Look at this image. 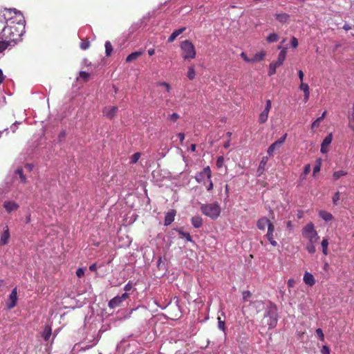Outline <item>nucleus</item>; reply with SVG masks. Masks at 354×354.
I'll return each mask as SVG.
<instances>
[{
	"instance_id": "a211bd4d",
	"label": "nucleus",
	"mask_w": 354,
	"mask_h": 354,
	"mask_svg": "<svg viewBox=\"0 0 354 354\" xmlns=\"http://www.w3.org/2000/svg\"><path fill=\"white\" fill-rule=\"evenodd\" d=\"M10 239V232L8 226H6V229L3 230L0 239V245H5L8 243Z\"/></svg>"
},
{
	"instance_id": "412c9836",
	"label": "nucleus",
	"mask_w": 354,
	"mask_h": 354,
	"mask_svg": "<svg viewBox=\"0 0 354 354\" xmlns=\"http://www.w3.org/2000/svg\"><path fill=\"white\" fill-rule=\"evenodd\" d=\"M276 19L281 23H286L290 18V15L287 13H280L275 15Z\"/></svg>"
},
{
	"instance_id": "aec40b11",
	"label": "nucleus",
	"mask_w": 354,
	"mask_h": 354,
	"mask_svg": "<svg viewBox=\"0 0 354 354\" xmlns=\"http://www.w3.org/2000/svg\"><path fill=\"white\" fill-rule=\"evenodd\" d=\"M185 30V28H180L179 29L175 30L170 37L168 39L169 42H173L175 39L180 35Z\"/></svg>"
},
{
	"instance_id": "9b49d317",
	"label": "nucleus",
	"mask_w": 354,
	"mask_h": 354,
	"mask_svg": "<svg viewBox=\"0 0 354 354\" xmlns=\"http://www.w3.org/2000/svg\"><path fill=\"white\" fill-rule=\"evenodd\" d=\"M333 140L332 133L328 134L323 140L321 145V152L325 153L328 150V146L331 143Z\"/></svg>"
},
{
	"instance_id": "ea45409f",
	"label": "nucleus",
	"mask_w": 354,
	"mask_h": 354,
	"mask_svg": "<svg viewBox=\"0 0 354 354\" xmlns=\"http://www.w3.org/2000/svg\"><path fill=\"white\" fill-rule=\"evenodd\" d=\"M66 137V132L65 130H62L59 132L57 136V140L59 142H63Z\"/></svg>"
},
{
	"instance_id": "6ab92c4d",
	"label": "nucleus",
	"mask_w": 354,
	"mask_h": 354,
	"mask_svg": "<svg viewBox=\"0 0 354 354\" xmlns=\"http://www.w3.org/2000/svg\"><path fill=\"white\" fill-rule=\"evenodd\" d=\"M192 224L196 228H199L203 225V219L201 216H195L192 218Z\"/></svg>"
},
{
	"instance_id": "680f3d73",
	"label": "nucleus",
	"mask_w": 354,
	"mask_h": 354,
	"mask_svg": "<svg viewBox=\"0 0 354 354\" xmlns=\"http://www.w3.org/2000/svg\"><path fill=\"white\" fill-rule=\"evenodd\" d=\"M208 180H209V184H208V185H207V190L210 191L213 189L214 185H213V183L211 179Z\"/></svg>"
},
{
	"instance_id": "5701e85b",
	"label": "nucleus",
	"mask_w": 354,
	"mask_h": 354,
	"mask_svg": "<svg viewBox=\"0 0 354 354\" xmlns=\"http://www.w3.org/2000/svg\"><path fill=\"white\" fill-rule=\"evenodd\" d=\"M142 55L141 51H136L132 53H131L129 55L127 56L126 59L127 62H131L133 60L137 59L140 55Z\"/></svg>"
},
{
	"instance_id": "09e8293b",
	"label": "nucleus",
	"mask_w": 354,
	"mask_h": 354,
	"mask_svg": "<svg viewBox=\"0 0 354 354\" xmlns=\"http://www.w3.org/2000/svg\"><path fill=\"white\" fill-rule=\"evenodd\" d=\"M8 46V42L0 41V53L4 50Z\"/></svg>"
},
{
	"instance_id": "423d86ee",
	"label": "nucleus",
	"mask_w": 354,
	"mask_h": 354,
	"mask_svg": "<svg viewBox=\"0 0 354 354\" xmlns=\"http://www.w3.org/2000/svg\"><path fill=\"white\" fill-rule=\"evenodd\" d=\"M129 295L128 293L124 292L121 296H116L111 299L109 302V307L111 308H115L120 306V304L126 299L129 298Z\"/></svg>"
},
{
	"instance_id": "f257e3e1",
	"label": "nucleus",
	"mask_w": 354,
	"mask_h": 354,
	"mask_svg": "<svg viewBox=\"0 0 354 354\" xmlns=\"http://www.w3.org/2000/svg\"><path fill=\"white\" fill-rule=\"evenodd\" d=\"M277 307L273 303H270L266 308L263 317L261 321V328L272 329L277 326L278 322Z\"/></svg>"
},
{
	"instance_id": "2f4dec72",
	"label": "nucleus",
	"mask_w": 354,
	"mask_h": 354,
	"mask_svg": "<svg viewBox=\"0 0 354 354\" xmlns=\"http://www.w3.org/2000/svg\"><path fill=\"white\" fill-rule=\"evenodd\" d=\"M325 113L326 112H323V114L321 117H319L318 118H317L312 124V126H311V128L312 129H315V128H317L319 126V123L320 122L324 119V118L325 117Z\"/></svg>"
},
{
	"instance_id": "a18cd8bd",
	"label": "nucleus",
	"mask_w": 354,
	"mask_h": 354,
	"mask_svg": "<svg viewBox=\"0 0 354 354\" xmlns=\"http://www.w3.org/2000/svg\"><path fill=\"white\" fill-rule=\"evenodd\" d=\"M316 334L317 335L319 338L321 339V341H322V342L324 341V335L321 328H317L316 330Z\"/></svg>"
},
{
	"instance_id": "c03bdc74",
	"label": "nucleus",
	"mask_w": 354,
	"mask_h": 354,
	"mask_svg": "<svg viewBox=\"0 0 354 354\" xmlns=\"http://www.w3.org/2000/svg\"><path fill=\"white\" fill-rule=\"evenodd\" d=\"M80 77L82 78L84 81H87L89 77V73L85 72V71H80Z\"/></svg>"
},
{
	"instance_id": "1a4fd4ad",
	"label": "nucleus",
	"mask_w": 354,
	"mask_h": 354,
	"mask_svg": "<svg viewBox=\"0 0 354 354\" xmlns=\"http://www.w3.org/2000/svg\"><path fill=\"white\" fill-rule=\"evenodd\" d=\"M211 177V169L209 166H207L203 169L202 171H201L196 176V180L197 182L201 183L205 179V178H207V180H210Z\"/></svg>"
},
{
	"instance_id": "6e6d98bb",
	"label": "nucleus",
	"mask_w": 354,
	"mask_h": 354,
	"mask_svg": "<svg viewBox=\"0 0 354 354\" xmlns=\"http://www.w3.org/2000/svg\"><path fill=\"white\" fill-rule=\"evenodd\" d=\"M291 46L295 48L297 47L298 46V40L296 37H292V39H291Z\"/></svg>"
},
{
	"instance_id": "bf43d9fd",
	"label": "nucleus",
	"mask_w": 354,
	"mask_h": 354,
	"mask_svg": "<svg viewBox=\"0 0 354 354\" xmlns=\"http://www.w3.org/2000/svg\"><path fill=\"white\" fill-rule=\"evenodd\" d=\"M295 285V281L293 279H290L288 281V288H292Z\"/></svg>"
},
{
	"instance_id": "49530a36",
	"label": "nucleus",
	"mask_w": 354,
	"mask_h": 354,
	"mask_svg": "<svg viewBox=\"0 0 354 354\" xmlns=\"http://www.w3.org/2000/svg\"><path fill=\"white\" fill-rule=\"evenodd\" d=\"M339 201V192H336L333 197V204L337 205L338 204V201Z\"/></svg>"
},
{
	"instance_id": "e433bc0d",
	"label": "nucleus",
	"mask_w": 354,
	"mask_h": 354,
	"mask_svg": "<svg viewBox=\"0 0 354 354\" xmlns=\"http://www.w3.org/2000/svg\"><path fill=\"white\" fill-rule=\"evenodd\" d=\"M196 72L193 66L189 67L187 72V77L189 80H193L195 77Z\"/></svg>"
},
{
	"instance_id": "4468645a",
	"label": "nucleus",
	"mask_w": 354,
	"mask_h": 354,
	"mask_svg": "<svg viewBox=\"0 0 354 354\" xmlns=\"http://www.w3.org/2000/svg\"><path fill=\"white\" fill-rule=\"evenodd\" d=\"M3 207L8 213H10L17 210L19 208V205L15 201H5Z\"/></svg>"
},
{
	"instance_id": "338daca9",
	"label": "nucleus",
	"mask_w": 354,
	"mask_h": 354,
	"mask_svg": "<svg viewBox=\"0 0 354 354\" xmlns=\"http://www.w3.org/2000/svg\"><path fill=\"white\" fill-rule=\"evenodd\" d=\"M271 108V102L270 100H268L266 102V106L265 111H269Z\"/></svg>"
},
{
	"instance_id": "7c9ffc66",
	"label": "nucleus",
	"mask_w": 354,
	"mask_h": 354,
	"mask_svg": "<svg viewBox=\"0 0 354 354\" xmlns=\"http://www.w3.org/2000/svg\"><path fill=\"white\" fill-rule=\"evenodd\" d=\"M316 242H308L307 243V245H306V250L310 253V254H313L316 251V249H315V243Z\"/></svg>"
},
{
	"instance_id": "5fc2aeb1",
	"label": "nucleus",
	"mask_w": 354,
	"mask_h": 354,
	"mask_svg": "<svg viewBox=\"0 0 354 354\" xmlns=\"http://www.w3.org/2000/svg\"><path fill=\"white\" fill-rule=\"evenodd\" d=\"M322 354H330V348L328 346H324L321 349Z\"/></svg>"
},
{
	"instance_id": "774afa93",
	"label": "nucleus",
	"mask_w": 354,
	"mask_h": 354,
	"mask_svg": "<svg viewBox=\"0 0 354 354\" xmlns=\"http://www.w3.org/2000/svg\"><path fill=\"white\" fill-rule=\"evenodd\" d=\"M89 270L92 272H94L97 270V265L93 263L89 266Z\"/></svg>"
},
{
	"instance_id": "603ef678",
	"label": "nucleus",
	"mask_w": 354,
	"mask_h": 354,
	"mask_svg": "<svg viewBox=\"0 0 354 354\" xmlns=\"http://www.w3.org/2000/svg\"><path fill=\"white\" fill-rule=\"evenodd\" d=\"M76 275L78 277H82L84 275V269L82 268H80L76 271Z\"/></svg>"
},
{
	"instance_id": "8fccbe9b",
	"label": "nucleus",
	"mask_w": 354,
	"mask_h": 354,
	"mask_svg": "<svg viewBox=\"0 0 354 354\" xmlns=\"http://www.w3.org/2000/svg\"><path fill=\"white\" fill-rule=\"evenodd\" d=\"M223 162H224V158L223 156H219L216 160V166L218 167H221L223 165Z\"/></svg>"
},
{
	"instance_id": "c756f323",
	"label": "nucleus",
	"mask_w": 354,
	"mask_h": 354,
	"mask_svg": "<svg viewBox=\"0 0 354 354\" xmlns=\"http://www.w3.org/2000/svg\"><path fill=\"white\" fill-rule=\"evenodd\" d=\"M347 174V172L343 170L336 171L333 173V178L335 180H337L342 176H344Z\"/></svg>"
},
{
	"instance_id": "c85d7f7f",
	"label": "nucleus",
	"mask_w": 354,
	"mask_h": 354,
	"mask_svg": "<svg viewBox=\"0 0 354 354\" xmlns=\"http://www.w3.org/2000/svg\"><path fill=\"white\" fill-rule=\"evenodd\" d=\"M322 252L324 255H328V239L324 238L323 239L322 243Z\"/></svg>"
},
{
	"instance_id": "f3484780",
	"label": "nucleus",
	"mask_w": 354,
	"mask_h": 354,
	"mask_svg": "<svg viewBox=\"0 0 354 354\" xmlns=\"http://www.w3.org/2000/svg\"><path fill=\"white\" fill-rule=\"evenodd\" d=\"M304 281L308 286H313L315 283L314 276L308 272H305L304 275Z\"/></svg>"
},
{
	"instance_id": "7ed1b4c3",
	"label": "nucleus",
	"mask_w": 354,
	"mask_h": 354,
	"mask_svg": "<svg viewBox=\"0 0 354 354\" xmlns=\"http://www.w3.org/2000/svg\"><path fill=\"white\" fill-rule=\"evenodd\" d=\"M301 234L304 239L308 240V242H317L319 239L317 232L315 229L314 224L311 222L304 227Z\"/></svg>"
},
{
	"instance_id": "2eb2a0df",
	"label": "nucleus",
	"mask_w": 354,
	"mask_h": 354,
	"mask_svg": "<svg viewBox=\"0 0 354 354\" xmlns=\"http://www.w3.org/2000/svg\"><path fill=\"white\" fill-rule=\"evenodd\" d=\"M176 213V210L171 209L166 214L165 217V225L167 226L174 221Z\"/></svg>"
},
{
	"instance_id": "ddd939ff",
	"label": "nucleus",
	"mask_w": 354,
	"mask_h": 354,
	"mask_svg": "<svg viewBox=\"0 0 354 354\" xmlns=\"http://www.w3.org/2000/svg\"><path fill=\"white\" fill-rule=\"evenodd\" d=\"M268 161L267 156H263L259 163V167L257 168V173L258 176H261L266 170V167Z\"/></svg>"
},
{
	"instance_id": "69168bd1",
	"label": "nucleus",
	"mask_w": 354,
	"mask_h": 354,
	"mask_svg": "<svg viewBox=\"0 0 354 354\" xmlns=\"http://www.w3.org/2000/svg\"><path fill=\"white\" fill-rule=\"evenodd\" d=\"M320 165H316L313 169V174H315L316 173L319 172L320 171Z\"/></svg>"
},
{
	"instance_id": "e2e57ef3",
	"label": "nucleus",
	"mask_w": 354,
	"mask_h": 354,
	"mask_svg": "<svg viewBox=\"0 0 354 354\" xmlns=\"http://www.w3.org/2000/svg\"><path fill=\"white\" fill-rule=\"evenodd\" d=\"M178 138L180 139V141L181 144L183 143V140H185V134L183 133H179L177 135Z\"/></svg>"
},
{
	"instance_id": "c9c22d12",
	"label": "nucleus",
	"mask_w": 354,
	"mask_h": 354,
	"mask_svg": "<svg viewBox=\"0 0 354 354\" xmlns=\"http://www.w3.org/2000/svg\"><path fill=\"white\" fill-rule=\"evenodd\" d=\"M178 234H179L180 235H181V236H184V237L186 239L187 241H189V242H191V241H192V236H191V235L189 234V233H188V232H183V230H178Z\"/></svg>"
},
{
	"instance_id": "f03ea898",
	"label": "nucleus",
	"mask_w": 354,
	"mask_h": 354,
	"mask_svg": "<svg viewBox=\"0 0 354 354\" xmlns=\"http://www.w3.org/2000/svg\"><path fill=\"white\" fill-rule=\"evenodd\" d=\"M201 210L204 215L214 220L216 219L221 214V207L218 203L202 204Z\"/></svg>"
},
{
	"instance_id": "b1692460",
	"label": "nucleus",
	"mask_w": 354,
	"mask_h": 354,
	"mask_svg": "<svg viewBox=\"0 0 354 354\" xmlns=\"http://www.w3.org/2000/svg\"><path fill=\"white\" fill-rule=\"evenodd\" d=\"M8 21L5 16V14L1 15H0V32H4L6 29L8 28L6 26Z\"/></svg>"
},
{
	"instance_id": "cd10ccee",
	"label": "nucleus",
	"mask_w": 354,
	"mask_h": 354,
	"mask_svg": "<svg viewBox=\"0 0 354 354\" xmlns=\"http://www.w3.org/2000/svg\"><path fill=\"white\" fill-rule=\"evenodd\" d=\"M266 55L265 52H260L257 53L252 59H251V62H260L262 59H263L264 57Z\"/></svg>"
},
{
	"instance_id": "72a5a7b5",
	"label": "nucleus",
	"mask_w": 354,
	"mask_h": 354,
	"mask_svg": "<svg viewBox=\"0 0 354 354\" xmlns=\"http://www.w3.org/2000/svg\"><path fill=\"white\" fill-rule=\"evenodd\" d=\"M279 39V37L278 35L274 33V32H272L271 34H270L268 37H267V41L270 43H272V42H275L277 41V40Z\"/></svg>"
},
{
	"instance_id": "79ce46f5",
	"label": "nucleus",
	"mask_w": 354,
	"mask_h": 354,
	"mask_svg": "<svg viewBox=\"0 0 354 354\" xmlns=\"http://www.w3.org/2000/svg\"><path fill=\"white\" fill-rule=\"evenodd\" d=\"M349 123L348 125L351 129L354 131V112L348 115Z\"/></svg>"
},
{
	"instance_id": "f8f14e48",
	"label": "nucleus",
	"mask_w": 354,
	"mask_h": 354,
	"mask_svg": "<svg viewBox=\"0 0 354 354\" xmlns=\"http://www.w3.org/2000/svg\"><path fill=\"white\" fill-rule=\"evenodd\" d=\"M269 224H273L267 217H261L257 221V226L260 230H265L266 226L268 227Z\"/></svg>"
},
{
	"instance_id": "dca6fc26",
	"label": "nucleus",
	"mask_w": 354,
	"mask_h": 354,
	"mask_svg": "<svg viewBox=\"0 0 354 354\" xmlns=\"http://www.w3.org/2000/svg\"><path fill=\"white\" fill-rule=\"evenodd\" d=\"M286 53L287 48H282V50H281L278 55L277 60L273 63L275 64V65H277V66H280L281 65H282L286 59Z\"/></svg>"
},
{
	"instance_id": "9d476101",
	"label": "nucleus",
	"mask_w": 354,
	"mask_h": 354,
	"mask_svg": "<svg viewBox=\"0 0 354 354\" xmlns=\"http://www.w3.org/2000/svg\"><path fill=\"white\" fill-rule=\"evenodd\" d=\"M17 288H15L12 290V292L9 296L8 301L7 303L8 309L10 310V309L13 308L17 304Z\"/></svg>"
},
{
	"instance_id": "4be33fe9",
	"label": "nucleus",
	"mask_w": 354,
	"mask_h": 354,
	"mask_svg": "<svg viewBox=\"0 0 354 354\" xmlns=\"http://www.w3.org/2000/svg\"><path fill=\"white\" fill-rule=\"evenodd\" d=\"M299 88L304 92V100H307L310 95L308 85L302 82L299 86Z\"/></svg>"
},
{
	"instance_id": "58836bf2",
	"label": "nucleus",
	"mask_w": 354,
	"mask_h": 354,
	"mask_svg": "<svg viewBox=\"0 0 354 354\" xmlns=\"http://www.w3.org/2000/svg\"><path fill=\"white\" fill-rule=\"evenodd\" d=\"M268 118V112H261L259 115V122L264 123L267 121Z\"/></svg>"
},
{
	"instance_id": "f704fd0d",
	"label": "nucleus",
	"mask_w": 354,
	"mask_h": 354,
	"mask_svg": "<svg viewBox=\"0 0 354 354\" xmlns=\"http://www.w3.org/2000/svg\"><path fill=\"white\" fill-rule=\"evenodd\" d=\"M140 156H141V153L139 152H136V153H133L131 157L130 163L131 164L136 163L138 162V160H139V158H140Z\"/></svg>"
},
{
	"instance_id": "052dcab7",
	"label": "nucleus",
	"mask_w": 354,
	"mask_h": 354,
	"mask_svg": "<svg viewBox=\"0 0 354 354\" xmlns=\"http://www.w3.org/2000/svg\"><path fill=\"white\" fill-rule=\"evenodd\" d=\"M241 57L247 62H251V59H250L246 54L245 53H241Z\"/></svg>"
},
{
	"instance_id": "13d9d810",
	"label": "nucleus",
	"mask_w": 354,
	"mask_h": 354,
	"mask_svg": "<svg viewBox=\"0 0 354 354\" xmlns=\"http://www.w3.org/2000/svg\"><path fill=\"white\" fill-rule=\"evenodd\" d=\"M132 288V284L129 281L128 282L124 287V290L127 292V291H129L131 290Z\"/></svg>"
},
{
	"instance_id": "4c0bfd02",
	"label": "nucleus",
	"mask_w": 354,
	"mask_h": 354,
	"mask_svg": "<svg viewBox=\"0 0 354 354\" xmlns=\"http://www.w3.org/2000/svg\"><path fill=\"white\" fill-rule=\"evenodd\" d=\"M218 328L223 332L225 330V321L222 320L220 317H218Z\"/></svg>"
},
{
	"instance_id": "3c124183",
	"label": "nucleus",
	"mask_w": 354,
	"mask_h": 354,
	"mask_svg": "<svg viewBox=\"0 0 354 354\" xmlns=\"http://www.w3.org/2000/svg\"><path fill=\"white\" fill-rule=\"evenodd\" d=\"M251 296V292L249 290L243 291V299L244 301H247Z\"/></svg>"
},
{
	"instance_id": "6e6552de",
	"label": "nucleus",
	"mask_w": 354,
	"mask_h": 354,
	"mask_svg": "<svg viewBox=\"0 0 354 354\" xmlns=\"http://www.w3.org/2000/svg\"><path fill=\"white\" fill-rule=\"evenodd\" d=\"M287 137V133H285L282 137L278 139L277 141L273 142L268 149V153L270 156H273L274 151L276 149H278L281 147V146L283 144Z\"/></svg>"
},
{
	"instance_id": "37998d69",
	"label": "nucleus",
	"mask_w": 354,
	"mask_h": 354,
	"mask_svg": "<svg viewBox=\"0 0 354 354\" xmlns=\"http://www.w3.org/2000/svg\"><path fill=\"white\" fill-rule=\"evenodd\" d=\"M89 46H90V42L88 40L83 41L80 44V48L82 50H86L87 48H89Z\"/></svg>"
},
{
	"instance_id": "de8ad7c7",
	"label": "nucleus",
	"mask_w": 354,
	"mask_h": 354,
	"mask_svg": "<svg viewBox=\"0 0 354 354\" xmlns=\"http://www.w3.org/2000/svg\"><path fill=\"white\" fill-rule=\"evenodd\" d=\"M310 170H311L310 165L309 164L306 165L304 167V169L302 173V176H307L310 173Z\"/></svg>"
},
{
	"instance_id": "a19ab883",
	"label": "nucleus",
	"mask_w": 354,
	"mask_h": 354,
	"mask_svg": "<svg viewBox=\"0 0 354 354\" xmlns=\"http://www.w3.org/2000/svg\"><path fill=\"white\" fill-rule=\"evenodd\" d=\"M278 66L277 65H275V64H274L273 62L271 63L269 66V72H268V75L270 76L274 75L275 73H276V68H277Z\"/></svg>"
},
{
	"instance_id": "a878e982",
	"label": "nucleus",
	"mask_w": 354,
	"mask_h": 354,
	"mask_svg": "<svg viewBox=\"0 0 354 354\" xmlns=\"http://www.w3.org/2000/svg\"><path fill=\"white\" fill-rule=\"evenodd\" d=\"M319 215L325 221H330L333 219V215L326 211H320Z\"/></svg>"
},
{
	"instance_id": "393cba45",
	"label": "nucleus",
	"mask_w": 354,
	"mask_h": 354,
	"mask_svg": "<svg viewBox=\"0 0 354 354\" xmlns=\"http://www.w3.org/2000/svg\"><path fill=\"white\" fill-rule=\"evenodd\" d=\"M45 341H48L51 336V328L49 326H46L41 335Z\"/></svg>"
},
{
	"instance_id": "39448f33",
	"label": "nucleus",
	"mask_w": 354,
	"mask_h": 354,
	"mask_svg": "<svg viewBox=\"0 0 354 354\" xmlns=\"http://www.w3.org/2000/svg\"><path fill=\"white\" fill-rule=\"evenodd\" d=\"M250 310L252 311L250 315L254 316L263 310H266L264 302L261 300H256L250 304Z\"/></svg>"
},
{
	"instance_id": "bb28decb",
	"label": "nucleus",
	"mask_w": 354,
	"mask_h": 354,
	"mask_svg": "<svg viewBox=\"0 0 354 354\" xmlns=\"http://www.w3.org/2000/svg\"><path fill=\"white\" fill-rule=\"evenodd\" d=\"M15 173L19 175L21 183L23 184H26L27 183L26 176L24 174V171L22 168H18Z\"/></svg>"
},
{
	"instance_id": "864d4df0",
	"label": "nucleus",
	"mask_w": 354,
	"mask_h": 354,
	"mask_svg": "<svg viewBox=\"0 0 354 354\" xmlns=\"http://www.w3.org/2000/svg\"><path fill=\"white\" fill-rule=\"evenodd\" d=\"M158 85L165 86L167 92H169L170 90H171L170 85L168 83H167V82H159Z\"/></svg>"
},
{
	"instance_id": "473e14b6",
	"label": "nucleus",
	"mask_w": 354,
	"mask_h": 354,
	"mask_svg": "<svg viewBox=\"0 0 354 354\" xmlns=\"http://www.w3.org/2000/svg\"><path fill=\"white\" fill-rule=\"evenodd\" d=\"M113 51V48L110 41H107L105 43V52L106 56H110Z\"/></svg>"
},
{
	"instance_id": "4d7b16f0",
	"label": "nucleus",
	"mask_w": 354,
	"mask_h": 354,
	"mask_svg": "<svg viewBox=\"0 0 354 354\" xmlns=\"http://www.w3.org/2000/svg\"><path fill=\"white\" fill-rule=\"evenodd\" d=\"M179 118L178 115L176 113H174L173 114L169 115L170 120L175 122Z\"/></svg>"
},
{
	"instance_id": "0eeeda50",
	"label": "nucleus",
	"mask_w": 354,
	"mask_h": 354,
	"mask_svg": "<svg viewBox=\"0 0 354 354\" xmlns=\"http://www.w3.org/2000/svg\"><path fill=\"white\" fill-rule=\"evenodd\" d=\"M277 236V234H274V224H269V227L268 228V231L265 237L268 239L270 243L276 247L278 245L277 242L275 241V237Z\"/></svg>"
},
{
	"instance_id": "20e7f679",
	"label": "nucleus",
	"mask_w": 354,
	"mask_h": 354,
	"mask_svg": "<svg viewBox=\"0 0 354 354\" xmlns=\"http://www.w3.org/2000/svg\"><path fill=\"white\" fill-rule=\"evenodd\" d=\"M183 51V57L185 59H194L196 57V50L194 44L189 40H185L180 44Z\"/></svg>"
},
{
	"instance_id": "0e129e2a",
	"label": "nucleus",
	"mask_w": 354,
	"mask_h": 354,
	"mask_svg": "<svg viewBox=\"0 0 354 354\" xmlns=\"http://www.w3.org/2000/svg\"><path fill=\"white\" fill-rule=\"evenodd\" d=\"M25 168L27 169L29 171H32L33 169V165L32 164L26 163L25 165Z\"/></svg>"
}]
</instances>
